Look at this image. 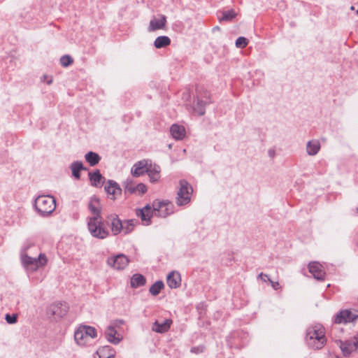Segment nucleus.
<instances>
[{
	"instance_id": "nucleus-7",
	"label": "nucleus",
	"mask_w": 358,
	"mask_h": 358,
	"mask_svg": "<svg viewBox=\"0 0 358 358\" xmlns=\"http://www.w3.org/2000/svg\"><path fill=\"white\" fill-rule=\"evenodd\" d=\"M336 342L345 357L350 356L352 352H355L357 349L358 347V341L356 338L345 341L338 340Z\"/></svg>"
},
{
	"instance_id": "nucleus-1",
	"label": "nucleus",
	"mask_w": 358,
	"mask_h": 358,
	"mask_svg": "<svg viewBox=\"0 0 358 358\" xmlns=\"http://www.w3.org/2000/svg\"><path fill=\"white\" fill-rule=\"evenodd\" d=\"M173 213V204L166 200H154L152 204H147L141 209H137L136 215L141 217L142 222L145 225L151 223V217L153 215L166 217Z\"/></svg>"
},
{
	"instance_id": "nucleus-40",
	"label": "nucleus",
	"mask_w": 358,
	"mask_h": 358,
	"mask_svg": "<svg viewBox=\"0 0 358 358\" xmlns=\"http://www.w3.org/2000/svg\"><path fill=\"white\" fill-rule=\"evenodd\" d=\"M203 351V346L194 347V348H192V349H191V352H193V353H196V354L201 353Z\"/></svg>"
},
{
	"instance_id": "nucleus-22",
	"label": "nucleus",
	"mask_w": 358,
	"mask_h": 358,
	"mask_svg": "<svg viewBox=\"0 0 358 358\" xmlns=\"http://www.w3.org/2000/svg\"><path fill=\"white\" fill-rule=\"evenodd\" d=\"M115 354V350L108 345L101 347L96 351V355L99 358H113Z\"/></svg>"
},
{
	"instance_id": "nucleus-32",
	"label": "nucleus",
	"mask_w": 358,
	"mask_h": 358,
	"mask_svg": "<svg viewBox=\"0 0 358 358\" xmlns=\"http://www.w3.org/2000/svg\"><path fill=\"white\" fill-rule=\"evenodd\" d=\"M164 287V282L162 280H158L152 285L150 287L149 292L152 295L157 296Z\"/></svg>"
},
{
	"instance_id": "nucleus-48",
	"label": "nucleus",
	"mask_w": 358,
	"mask_h": 358,
	"mask_svg": "<svg viewBox=\"0 0 358 358\" xmlns=\"http://www.w3.org/2000/svg\"><path fill=\"white\" fill-rule=\"evenodd\" d=\"M27 249H28V247H25V248H24V251L25 252Z\"/></svg>"
},
{
	"instance_id": "nucleus-35",
	"label": "nucleus",
	"mask_w": 358,
	"mask_h": 358,
	"mask_svg": "<svg viewBox=\"0 0 358 358\" xmlns=\"http://www.w3.org/2000/svg\"><path fill=\"white\" fill-rule=\"evenodd\" d=\"M73 62V59L69 55H64L60 59V63L62 66L67 67Z\"/></svg>"
},
{
	"instance_id": "nucleus-9",
	"label": "nucleus",
	"mask_w": 358,
	"mask_h": 358,
	"mask_svg": "<svg viewBox=\"0 0 358 358\" xmlns=\"http://www.w3.org/2000/svg\"><path fill=\"white\" fill-rule=\"evenodd\" d=\"M88 209L92 214L91 217L101 218V205L100 199L96 196H93L90 198L88 203Z\"/></svg>"
},
{
	"instance_id": "nucleus-37",
	"label": "nucleus",
	"mask_w": 358,
	"mask_h": 358,
	"mask_svg": "<svg viewBox=\"0 0 358 358\" xmlns=\"http://www.w3.org/2000/svg\"><path fill=\"white\" fill-rule=\"evenodd\" d=\"M135 189L136 192L143 194L147 191V187L143 183H139L135 186Z\"/></svg>"
},
{
	"instance_id": "nucleus-2",
	"label": "nucleus",
	"mask_w": 358,
	"mask_h": 358,
	"mask_svg": "<svg viewBox=\"0 0 358 358\" xmlns=\"http://www.w3.org/2000/svg\"><path fill=\"white\" fill-rule=\"evenodd\" d=\"M305 339L310 348L314 350L322 348L326 343L323 327L318 325L310 327L306 330Z\"/></svg>"
},
{
	"instance_id": "nucleus-5",
	"label": "nucleus",
	"mask_w": 358,
	"mask_h": 358,
	"mask_svg": "<svg viewBox=\"0 0 358 358\" xmlns=\"http://www.w3.org/2000/svg\"><path fill=\"white\" fill-rule=\"evenodd\" d=\"M21 260L24 267L31 271H36L40 266H45L48 261L46 256L42 253L38 255V258H33L22 253Z\"/></svg>"
},
{
	"instance_id": "nucleus-49",
	"label": "nucleus",
	"mask_w": 358,
	"mask_h": 358,
	"mask_svg": "<svg viewBox=\"0 0 358 358\" xmlns=\"http://www.w3.org/2000/svg\"><path fill=\"white\" fill-rule=\"evenodd\" d=\"M215 29V30H217V29H220V27H216Z\"/></svg>"
},
{
	"instance_id": "nucleus-29",
	"label": "nucleus",
	"mask_w": 358,
	"mask_h": 358,
	"mask_svg": "<svg viewBox=\"0 0 358 358\" xmlns=\"http://www.w3.org/2000/svg\"><path fill=\"white\" fill-rule=\"evenodd\" d=\"M85 159L91 166H94L99 164L101 157L97 153L90 151L85 154Z\"/></svg>"
},
{
	"instance_id": "nucleus-45",
	"label": "nucleus",
	"mask_w": 358,
	"mask_h": 358,
	"mask_svg": "<svg viewBox=\"0 0 358 358\" xmlns=\"http://www.w3.org/2000/svg\"><path fill=\"white\" fill-rule=\"evenodd\" d=\"M48 78V77H47V76H46V75H44V76H43V80H44V81H45V80H46V78Z\"/></svg>"
},
{
	"instance_id": "nucleus-16",
	"label": "nucleus",
	"mask_w": 358,
	"mask_h": 358,
	"mask_svg": "<svg viewBox=\"0 0 358 358\" xmlns=\"http://www.w3.org/2000/svg\"><path fill=\"white\" fill-rule=\"evenodd\" d=\"M168 286L171 289H176L180 287L181 284V278L180 273L172 271L167 275L166 279Z\"/></svg>"
},
{
	"instance_id": "nucleus-23",
	"label": "nucleus",
	"mask_w": 358,
	"mask_h": 358,
	"mask_svg": "<svg viewBox=\"0 0 358 358\" xmlns=\"http://www.w3.org/2000/svg\"><path fill=\"white\" fill-rule=\"evenodd\" d=\"M70 169H71V170L72 171L73 176L75 178H76V179H80V171L81 170H87V168H85L83 166V162H80V161H75V162H73L71 164Z\"/></svg>"
},
{
	"instance_id": "nucleus-28",
	"label": "nucleus",
	"mask_w": 358,
	"mask_h": 358,
	"mask_svg": "<svg viewBox=\"0 0 358 358\" xmlns=\"http://www.w3.org/2000/svg\"><path fill=\"white\" fill-rule=\"evenodd\" d=\"M123 227L122 231L125 234L131 233L134 227L138 224V221L136 219L127 220L122 222Z\"/></svg>"
},
{
	"instance_id": "nucleus-24",
	"label": "nucleus",
	"mask_w": 358,
	"mask_h": 358,
	"mask_svg": "<svg viewBox=\"0 0 358 358\" xmlns=\"http://www.w3.org/2000/svg\"><path fill=\"white\" fill-rule=\"evenodd\" d=\"M320 149V143L317 140H313L308 142L306 151L308 155H315Z\"/></svg>"
},
{
	"instance_id": "nucleus-46",
	"label": "nucleus",
	"mask_w": 358,
	"mask_h": 358,
	"mask_svg": "<svg viewBox=\"0 0 358 358\" xmlns=\"http://www.w3.org/2000/svg\"><path fill=\"white\" fill-rule=\"evenodd\" d=\"M350 10H355V7H354L353 6H352L350 7Z\"/></svg>"
},
{
	"instance_id": "nucleus-39",
	"label": "nucleus",
	"mask_w": 358,
	"mask_h": 358,
	"mask_svg": "<svg viewBox=\"0 0 358 358\" xmlns=\"http://www.w3.org/2000/svg\"><path fill=\"white\" fill-rule=\"evenodd\" d=\"M125 190L131 194L136 192L135 186L132 184L127 185L125 187Z\"/></svg>"
},
{
	"instance_id": "nucleus-3",
	"label": "nucleus",
	"mask_w": 358,
	"mask_h": 358,
	"mask_svg": "<svg viewBox=\"0 0 358 358\" xmlns=\"http://www.w3.org/2000/svg\"><path fill=\"white\" fill-rule=\"evenodd\" d=\"M34 207L41 216L46 217L55 210L56 201L52 196L41 195L36 198Z\"/></svg>"
},
{
	"instance_id": "nucleus-10",
	"label": "nucleus",
	"mask_w": 358,
	"mask_h": 358,
	"mask_svg": "<svg viewBox=\"0 0 358 358\" xmlns=\"http://www.w3.org/2000/svg\"><path fill=\"white\" fill-rule=\"evenodd\" d=\"M107 220L110 222V231L115 236L120 234L123 227L122 221L116 214H111L107 216Z\"/></svg>"
},
{
	"instance_id": "nucleus-12",
	"label": "nucleus",
	"mask_w": 358,
	"mask_h": 358,
	"mask_svg": "<svg viewBox=\"0 0 358 358\" xmlns=\"http://www.w3.org/2000/svg\"><path fill=\"white\" fill-rule=\"evenodd\" d=\"M308 271L313 277L318 280H324L325 272L322 268V266L317 262H310L308 264Z\"/></svg>"
},
{
	"instance_id": "nucleus-50",
	"label": "nucleus",
	"mask_w": 358,
	"mask_h": 358,
	"mask_svg": "<svg viewBox=\"0 0 358 358\" xmlns=\"http://www.w3.org/2000/svg\"><path fill=\"white\" fill-rule=\"evenodd\" d=\"M356 13L357 15H358V9L356 10Z\"/></svg>"
},
{
	"instance_id": "nucleus-47",
	"label": "nucleus",
	"mask_w": 358,
	"mask_h": 358,
	"mask_svg": "<svg viewBox=\"0 0 358 358\" xmlns=\"http://www.w3.org/2000/svg\"><path fill=\"white\" fill-rule=\"evenodd\" d=\"M119 322H120V324H123L124 323L123 320H119Z\"/></svg>"
},
{
	"instance_id": "nucleus-26",
	"label": "nucleus",
	"mask_w": 358,
	"mask_h": 358,
	"mask_svg": "<svg viewBox=\"0 0 358 358\" xmlns=\"http://www.w3.org/2000/svg\"><path fill=\"white\" fill-rule=\"evenodd\" d=\"M146 282L145 278L139 273L133 275L131 278L130 284L133 288H137L138 287L143 286Z\"/></svg>"
},
{
	"instance_id": "nucleus-43",
	"label": "nucleus",
	"mask_w": 358,
	"mask_h": 358,
	"mask_svg": "<svg viewBox=\"0 0 358 358\" xmlns=\"http://www.w3.org/2000/svg\"><path fill=\"white\" fill-rule=\"evenodd\" d=\"M268 154L271 157H273L275 155V151L273 150H270L268 151Z\"/></svg>"
},
{
	"instance_id": "nucleus-11",
	"label": "nucleus",
	"mask_w": 358,
	"mask_h": 358,
	"mask_svg": "<svg viewBox=\"0 0 358 358\" xmlns=\"http://www.w3.org/2000/svg\"><path fill=\"white\" fill-rule=\"evenodd\" d=\"M48 312L55 318H61L67 313L68 307L65 303H56L50 306Z\"/></svg>"
},
{
	"instance_id": "nucleus-44",
	"label": "nucleus",
	"mask_w": 358,
	"mask_h": 358,
	"mask_svg": "<svg viewBox=\"0 0 358 358\" xmlns=\"http://www.w3.org/2000/svg\"><path fill=\"white\" fill-rule=\"evenodd\" d=\"M52 83V79L50 78L48 80H47L48 85H50Z\"/></svg>"
},
{
	"instance_id": "nucleus-4",
	"label": "nucleus",
	"mask_w": 358,
	"mask_h": 358,
	"mask_svg": "<svg viewBox=\"0 0 358 358\" xmlns=\"http://www.w3.org/2000/svg\"><path fill=\"white\" fill-rule=\"evenodd\" d=\"M87 229L91 236L98 239H105L110 234L109 231L104 227L102 217H88Z\"/></svg>"
},
{
	"instance_id": "nucleus-17",
	"label": "nucleus",
	"mask_w": 358,
	"mask_h": 358,
	"mask_svg": "<svg viewBox=\"0 0 358 358\" xmlns=\"http://www.w3.org/2000/svg\"><path fill=\"white\" fill-rule=\"evenodd\" d=\"M170 132L173 138L178 141L183 139L186 134L185 127L177 124H174L171 127Z\"/></svg>"
},
{
	"instance_id": "nucleus-33",
	"label": "nucleus",
	"mask_w": 358,
	"mask_h": 358,
	"mask_svg": "<svg viewBox=\"0 0 358 358\" xmlns=\"http://www.w3.org/2000/svg\"><path fill=\"white\" fill-rule=\"evenodd\" d=\"M236 15V13L234 10H228L222 12V15L219 17L220 21H231Z\"/></svg>"
},
{
	"instance_id": "nucleus-15",
	"label": "nucleus",
	"mask_w": 358,
	"mask_h": 358,
	"mask_svg": "<svg viewBox=\"0 0 358 358\" xmlns=\"http://www.w3.org/2000/svg\"><path fill=\"white\" fill-rule=\"evenodd\" d=\"M356 317V315L348 310H341L336 316L334 322L336 324L346 323L352 321Z\"/></svg>"
},
{
	"instance_id": "nucleus-25",
	"label": "nucleus",
	"mask_w": 358,
	"mask_h": 358,
	"mask_svg": "<svg viewBox=\"0 0 358 358\" xmlns=\"http://www.w3.org/2000/svg\"><path fill=\"white\" fill-rule=\"evenodd\" d=\"M117 334V331L114 327L109 326L106 331V339L113 344H117L120 343L121 338L118 337H115V334Z\"/></svg>"
},
{
	"instance_id": "nucleus-34",
	"label": "nucleus",
	"mask_w": 358,
	"mask_h": 358,
	"mask_svg": "<svg viewBox=\"0 0 358 358\" xmlns=\"http://www.w3.org/2000/svg\"><path fill=\"white\" fill-rule=\"evenodd\" d=\"M82 327H84L83 331L85 332V335L87 337L88 340L90 338H94L96 337V330L94 327L87 325H81Z\"/></svg>"
},
{
	"instance_id": "nucleus-36",
	"label": "nucleus",
	"mask_w": 358,
	"mask_h": 358,
	"mask_svg": "<svg viewBox=\"0 0 358 358\" xmlns=\"http://www.w3.org/2000/svg\"><path fill=\"white\" fill-rule=\"evenodd\" d=\"M248 40L243 36L238 37L236 41V47L240 48H245L248 45Z\"/></svg>"
},
{
	"instance_id": "nucleus-51",
	"label": "nucleus",
	"mask_w": 358,
	"mask_h": 358,
	"mask_svg": "<svg viewBox=\"0 0 358 358\" xmlns=\"http://www.w3.org/2000/svg\"><path fill=\"white\" fill-rule=\"evenodd\" d=\"M357 213H358V208H357Z\"/></svg>"
},
{
	"instance_id": "nucleus-41",
	"label": "nucleus",
	"mask_w": 358,
	"mask_h": 358,
	"mask_svg": "<svg viewBox=\"0 0 358 358\" xmlns=\"http://www.w3.org/2000/svg\"><path fill=\"white\" fill-rule=\"evenodd\" d=\"M258 278L262 280L263 281L266 282L268 281V275L267 274H264L263 273H260L258 275Z\"/></svg>"
},
{
	"instance_id": "nucleus-42",
	"label": "nucleus",
	"mask_w": 358,
	"mask_h": 358,
	"mask_svg": "<svg viewBox=\"0 0 358 358\" xmlns=\"http://www.w3.org/2000/svg\"><path fill=\"white\" fill-rule=\"evenodd\" d=\"M268 281L271 283L272 287L274 289H278V287H279L278 282L272 281L270 278H268Z\"/></svg>"
},
{
	"instance_id": "nucleus-20",
	"label": "nucleus",
	"mask_w": 358,
	"mask_h": 358,
	"mask_svg": "<svg viewBox=\"0 0 358 358\" xmlns=\"http://www.w3.org/2000/svg\"><path fill=\"white\" fill-rule=\"evenodd\" d=\"M160 167L158 165H152L149 164L147 174L148 175L151 182H157L160 178Z\"/></svg>"
},
{
	"instance_id": "nucleus-30",
	"label": "nucleus",
	"mask_w": 358,
	"mask_h": 358,
	"mask_svg": "<svg viewBox=\"0 0 358 358\" xmlns=\"http://www.w3.org/2000/svg\"><path fill=\"white\" fill-rule=\"evenodd\" d=\"M171 43V39L166 36H158L155 42L154 45L156 48H162L169 45Z\"/></svg>"
},
{
	"instance_id": "nucleus-6",
	"label": "nucleus",
	"mask_w": 358,
	"mask_h": 358,
	"mask_svg": "<svg viewBox=\"0 0 358 358\" xmlns=\"http://www.w3.org/2000/svg\"><path fill=\"white\" fill-rule=\"evenodd\" d=\"M180 188L177 194L176 203L183 206L188 203L193 192L192 187L185 180H180Z\"/></svg>"
},
{
	"instance_id": "nucleus-8",
	"label": "nucleus",
	"mask_w": 358,
	"mask_h": 358,
	"mask_svg": "<svg viewBox=\"0 0 358 358\" xmlns=\"http://www.w3.org/2000/svg\"><path fill=\"white\" fill-rule=\"evenodd\" d=\"M129 262L128 257L122 254L109 257L107 259L108 264L116 270H123L127 266Z\"/></svg>"
},
{
	"instance_id": "nucleus-21",
	"label": "nucleus",
	"mask_w": 358,
	"mask_h": 358,
	"mask_svg": "<svg viewBox=\"0 0 358 358\" xmlns=\"http://www.w3.org/2000/svg\"><path fill=\"white\" fill-rule=\"evenodd\" d=\"M83 329L84 327L80 326L74 332L75 341L79 345H85L89 341L86 335H85Z\"/></svg>"
},
{
	"instance_id": "nucleus-13",
	"label": "nucleus",
	"mask_w": 358,
	"mask_h": 358,
	"mask_svg": "<svg viewBox=\"0 0 358 358\" xmlns=\"http://www.w3.org/2000/svg\"><path fill=\"white\" fill-rule=\"evenodd\" d=\"M149 164L148 160H141L131 168V173L134 177H139L147 173Z\"/></svg>"
},
{
	"instance_id": "nucleus-31",
	"label": "nucleus",
	"mask_w": 358,
	"mask_h": 358,
	"mask_svg": "<svg viewBox=\"0 0 358 358\" xmlns=\"http://www.w3.org/2000/svg\"><path fill=\"white\" fill-rule=\"evenodd\" d=\"M210 101H203L200 100L199 98L197 99L196 104L194 106V110L198 113L199 115H203L205 113V106L207 103H209Z\"/></svg>"
},
{
	"instance_id": "nucleus-27",
	"label": "nucleus",
	"mask_w": 358,
	"mask_h": 358,
	"mask_svg": "<svg viewBox=\"0 0 358 358\" xmlns=\"http://www.w3.org/2000/svg\"><path fill=\"white\" fill-rule=\"evenodd\" d=\"M88 175L91 185L94 187L99 186L101 180H104V178L100 173L99 170H96L93 173L90 172Z\"/></svg>"
},
{
	"instance_id": "nucleus-14",
	"label": "nucleus",
	"mask_w": 358,
	"mask_h": 358,
	"mask_svg": "<svg viewBox=\"0 0 358 358\" xmlns=\"http://www.w3.org/2000/svg\"><path fill=\"white\" fill-rule=\"evenodd\" d=\"M172 324L173 320L171 319H166L163 322L156 320L152 324V331L159 334L166 333L170 329Z\"/></svg>"
},
{
	"instance_id": "nucleus-18",
	"label": "nucleus",
	"mask_w": 358,
	"mask_h": 358,
	"mask_svg": "<svg viewBox=\"0 0 358 358\" xmlns=\"http://www.w3.org/2000/svg\"><path fill=\"white\" fill-rule=\"evenodd\" d=\"M104 189L108 194L112 195L111 199L113 200L115 199V195L120 194L122 191L118 184L113 180H108Z\"/></svg>"
},
{
	"instance_id": "nucleus-38",
	"label": "nucleus",
	"mask_w": 358,
	"mask_h": 358,
	"mask_svg": "<svg viewBox=\"0 0 358 358\" xmlns=\"http://www.w3.org/2000/svg\"><path fill=\"white\" fill-rule=\"evenodd\" d=\"M5 319L8 324H15L17 322V315L6 314Z\"/></svg>"
},
{
	"instance_id": "nucleus-19",
	"label": "nucleus",
	"mask_w": 358,
	"mask_h": 358,
	"mask_svg": "<svg viewBox=\"0 0 358 358\" xmlns=\"http://www.w3.org/2000/svg\"><path fill=\"white\" fill-rule=\"evenodd\" d=\"M166 23V17L162 15L159 20H151L148 27L149 31H154L157 29H164Z\"/></svg>"
}]
</instances>
